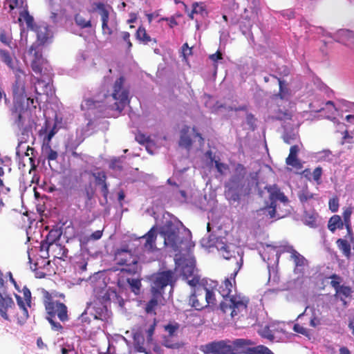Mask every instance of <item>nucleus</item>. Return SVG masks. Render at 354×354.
<instances>
[{
	"label": "nucleus",
	"instance_id": "18",
	"mask_svg": "<svg viewBox=\"0 0 354 354\" xmlns=\"http://www.w3.org/2000/svg\"><path fill=\"white\" fill-rule=\"evenodd\" d=\"M14 301L9 297H3L0 295V315L6 319L10 320V313H14Z\"/></svg>",
	"mask_w": 354,
	"mask_h": 354
},
{
	"label": "nucleus",
	"instance_id": "5",
	"mask_svg": "<svg viewBox=\"0 0 354 354\" xmlns=\"http://www.w3.org/2000/svg\"><path fill=\"white\" fill-rule=\"evenodd\" d=\"M138 257L134 254L128 246L118 248L114 253V260L117 265L122 266L121 272L135 274L139 270Z\"/></svg>",
	"mask_w": 354,
	"mask_h": 354
},
{
	"label": "nucleus",
	"instance_id": "41",
	"mask_svg": "<svg viewBox=\"0 0 354 354\" xmlns=\"http://www.w3.org/2000/svg\"><path fill=\"white\" fill-rule=\"evenodd\" d=\"M321 313L315 309H313L312 314L310 318L309 324L313 328H317L322 324V319L320 317Z\"/></svg>",
	"mask_w": 354,
	"mask_h": 354
},
{
	"label": "nucleus",
	"instance_id": "26",
	"mask_svg": "<svg viewBox=\"0 0 354 354\" xmlns=\"http://www.w3.org/2000/svg\"><path fill=\"white\" fill-rule=\"evenodd\" d=\"M135 37L138 41H139L140 43L147 45L149 43L152 44H156L157 40L156 38H151L147 32V30L145 27L142 26H140L138 27Z\"/></svg>",
	"mask_w": 354,
	"mask_h": 354
},
{
	"label": "nucleus",
	"instance_id": "10",
	"mask_svg": "<svg viewBox=\"0 0 354 354\" xmlns=\"http://www.w3.org/2000/svg\"><path fill=\"white\" fill-rule=\"evenodd\" d=\"M200 351L204 354H232L231 341L223 339L213 341L201 345Z\"/></svg>",
	"mask_w": 354,
	"mask_h": 354
},
{
	"label": "nucleus",
	"instance_id": "59",
	"mask_svg": "<svg viewBox=\"0 0 354 354\" xmlns=\"http://www.w3.org/2000/svg\"><path fill=\"white\" fill-rule=\"evenodd\" d=\"M329 209L333 212H336L339 207V201L337 198H333L328 202Z\"/></svg>",
	"mask_w": 354,
	"mask_h": 354
},
{
	"label": "nucleus",
	"instance_id": "40",
	"mask_svg": "<svg viewBox=\"0 0 354 354\" xmlns=\"http://www.w3.org/2000/svg\"><path fill=\"white\" fill-rule=\"evenodd\" d=\"M352 214V208L351 207H346L342 214L344 225L346 226V228L348 230V234L352 233V230L351 227V216Z\"/></svg>",
	"mask_w": 354,
	"mask_h": 354
},
{
	"label": "nucleus",
	"instance_id": "47",
	"mask_svg": "<svg viewBox=\"0 0 354 354\" xmlns=\"http://www.w3.org/2000/svg\"><path fill=\"white\" fill-rule=\"evenodd\" d=\"M127 283L129 284L131 290L136 295H139L141 288V280L139 279H127Z\"/></svg>",
	"mask_w": 354,
	"mask_h": 354
},
{
	"label": "nucleus",
	"instance_id": "34",
	"mask_svg": "<svg viewBox=\"0 0 354 354\" xmlns=\"http://www.w3.org/2000/svg\"><path fill=\"white\" fill-rule=\"evenodd\" d=\"M303 174L305 177H306L308 180H310V178L308 176L311 175L310 170L309 169H306L304 170ZM322 175V168L321 167H316L313 172L312 173L313 179L319 185L321 183V177Z\"/></svg>",
	"mask_w": 354,
	"mask_h": 354
},
{
	"label": "nucleus",
	"instance_id": "30",
	"mask_svg": "<svg viewBox=\"0 0 354 354\" xmlns=\"http://www.w3.org/2000/svg\"><path fill=\"white\" fill-rule=\"evenodd\" d=\"M344 225L340 216L333 215L328 222V228L330 232H335L337 229H342Z\"/></svg>",
	"mask_w": 354,
	"mask_h": 354
},
{
	"label": "nucleus",
	"instance_id": "37",
	"mask_svg": "<svg viewBox=\"0 0 354 354\" xmlns=\"http://www.w3.org/2000/svg\"><path fill=\"white\" fill-rule=\"evenodd\" d=\"M58 15L61 20L62 25H67V24H72V17L66 8H60L58 10Z\"/></svg>",
	"mask_w": 354,
	"mask_h": 354
},
{
	"label": "nucleus",
	"instance_id": "13",
	"mask_svg": "<svg viewBox=\"0 0 354 354\" xmlns=\"http://www.w3.org/2000/svg\"><path fill=\"white\" fill-rule=\"evenodd\" d=\"M32 70L41 75H46L48 80L50 79L52 68L49 66L48 61L44 59L39 51H35L34 58L31 62Z\"/></svg>",
	"mask_w": 354,
	"mask_h": 354
},
{
	"label": "nucleus",
	"instance_id": "54",
	"mask_svg": "<svg viewBox=\"0 0 354 354\" xmlns=\"http://www.w3.org/2000/svg\"><path fill=\"white\" fill-rule=\"evenodd\" d=\"M260 335L262 337L266 338L270 341L274 339V335L268 326H265L260 332Z\"/></svg>",
	"mask_w": 354,
	"mask_h": 354
},
{
	"label": "nucleus",
	"instance_id": "14",
	"mask_svg": "<svg viewBox=\"0 0 354 354\" xmlns=\"http://www.w3.org/2000/svg\"><path fill=\"white\" fill-rule=\"evenodd\" d=\"M92 12L98 11L102 20V30L104 35H111L113 34L112 29L109 26V12L106 8L104 3L102 2L93 3Z\"/></svg>",
	"mask_w": 354,
	"mask_h": 354
},
{
	"label": "nucleus",
	"instance_id": "39",
	"mask_svg": "<svg viewBox=\"0 0 354 354\" xmlns=\"http://www.w3.org/2000/svg\"><path fill=\"white\" fill-rule=\"evenodd\" d=\"M275 119L278 120H290L292 118L291 113L288 109H281L280 107H278L274 110Z\"/></svg>",
	"mask_w": 354,
	"mask_h": 354
},
{
	"label": "nucleus",
	"instance_id": "2",
	"mask_svg": "<svg viewBox=\"0 0 354 354\" xmlns=\"http://www.w3.org/2000/svg\"><path fill=\"white\" fill-rule=\"evenodd\" d=\"M246 174L245 167L238 163L225 185V196L230 202H239L242 198L250 194L252 183L250 180L245 178Z\"/></svg>",
	"mask_w": 354,
	"mask_h": 354
},
{
	"label": "nucleus",
	"instance_id": "6",
	"mask_svg": "<svg viewBox=\"0 0 354 354\" xmlns=\"http://www.w3.org/2000/svg\"><path fill=\"white\" fill-rule=\"evenodd\" d=\"M11 115L14 120V124L21 131L22 135L27 134L32 129L31 120L28 118L26 121V116L28 115L27 106L23 102H17L13 104L11 109Z\"/></svg>",
	"mask_w": 354,
	"mask_h": 354
},
{
	"label": "nucleus",
	"instance_id": "17",
	"mask_svg": "<svg viewBox=\"0 0 354 354\" xmlns=\"http://www.w3.org/2000/svg\"><path fill=\"white\" fill-rule=\"evenodd\" d=\"M278 81L279 83V92L273 94L272 99L277 100L280 99L281 100H288L291 96V91L288 86V84L286 81L281 80L276 76H274Z\"/></svg>",
	"mask_w": 354,
	"mask_h": 354
},
{
	"label": "nucleus",
	"instance_id": "16",
	"mask_svg": "<svg viewBox=\"0 0 354 354\" xmlns=\"http://www.w3.org/2000/svg\"><path fill=\"white\" fill-rule=\"evenodd\" d=\"M158 236L157 226H153L145 235L142 236L140 239L145 240L143 245L144 248L149 252H153L156 250V239Z\"/></svg>",
	"mask_w": 354,
	"mask_h": 354
},
{
	"label": "nucleus",
	"instance_id": "9",
	"mask_svg": "<svg viewBox=\"0 0 354 354\" xmlns=\"http://www.w3.org/2000/svg\"><path fill=\"white\" fill-rule=\"evenodd\" d=\"M174 279V273L171 270H166L157 272L153 274L150 279V292L151 295L162 296L164 293V289L168 285H172Z\"/></svg>",
	"mask_w": 354,
	"mask_h": 354
},
{
	"label": "nucleus",
	"instance_id": "35",
	"mask_svg": "<svg viewBox=\"0 0 354 354\" xmlns=\"http://www.w3.org/2000/svg\"><path fill=\"white\" fill-rule=\"evenodd\" d=\"M152 298L147 302L145 307V311L147 313H153L156 315L155 310L158 305V301L162 297V296L156 297L155 295H151Z\"/></svg>",
	"mask_w": 354,
	"mask_h": 354
},
{
	"label": "nucleus",
	"instance_id": "21",
	"mask_svg": "<svg viewBox=\"0 0 354 354\" xmlns=\"http://www.w3.org/2000/svg\"><path fill=\"white\" fill-rule=\"evenodd\" d=\"M299 151V147L297 145L290 147L289 155L286 159V163L287 165L292 166L296 169L301 168L302 165L297 157Z\"/></svg>",
	"mask_w": 354,
	"mask_h": 354
},
{
	"label": "nucleus",
	"instance_id": "58",
	"mask_svg": "<svg viewBox=\"0 0 354 354\" xmlns=\"http://www.w3.org/2000/svg\"><path fill=\"white\" fill-rule=\"evenodd\" d=\"M95 107V101L93 99L87 98L85 99L83 103L81 104V109L82 110H89Z\"/></svg>",
	"mask_w": 354,
	"mask_h": 354
},
{
	"label": "nucleus",
	"instance_id": "63",
	"mask_svg": "<svg viewBox=\"0 0 354 354\" xmlns=\"http://www.w3.org/2000/svg\"><path fill=\"white\" fill-rule=\"evenodd\" d=\"M58 157L57 152L53 150L50 146L48 147L47 159L48 160H55Z\"/></svg>",
	"mask_w": 354,
	"mask_h": 354
},
{
	"label": "nucleus",
	"instance_id": "4",
	"mask_svg": "<svg viewBox=\"0 0 354 354\" xmlns=\"http://www.w3.org/2000/svg\"><path fill=\"white\" fill-rule=\"evenodd\" d=\"M183 226L181 221L174 218L166 221L160 229V234L164 237L165 245L169 246L175 252L179 250L183 243L180 236V230Z\"/></svg>",
	"mask_w": 354,
	"mask_h": 354
},
{
	"label": "nucleus",
	"instance_id": "52",
	"mask_svg": "<svg viewBox=\"0 0 354 354\" xmlns=\"http://www.w3.org/2000/svg\"><path fill=\"white\" fill-rule=\"evenodd\" d=\"M207 153L209 155V158L211 159V161H214V157L212 156L211 152H207ZM215 167L217 169V171L221 174H223L225 171H227L229 169V166L227 164L220 162L218 160H214Z\"/></svg>",
	"mask_w": 354,
	"mask_h": 354
},
{
	"label": "nucleus",
	"instance_id": "56",
	"mask_svg": "<svg viewBox=\"0 0 354 354\" xmlns=\"http://www.w3.org/2000/svg\"><path fill=\"white\" fill-rule=\"evenodd\" d=\"M293 330L306 337H308L310 335V333L308 328L299 324H295L294 325Z\"/></svg>",
	"mask_w": 354,
	"mask_h": 354
},
{
	"label": "nucleus",
	"instance_id": "24",
	"mask_svg": "<svg viewBox=\"0 0 354 354\" xmlns=\"http://www.w3.org/2000/svg\"><path fill=\"white\" fill-rule=\"evenodd\" d=\"M13 311L14 313H10V319H16L21 325L24 324L29 317L27 308H17L15 303L13 306Z\"/></svg>",
	"mask_w": 354,
	"mask_h": 354
},
{
	"label": "nucleus",
	"instance_id": "23",
	"mask_svg": "<svg viewBox=\"0 0 354 354\" xmlns=\"http://www.w3.org/2000/svg\"><path fill=\"white\" fill-rule=\"evenodd\" d=\"M287 252L291 253V259L293 260L295 265V272L297 270L301 272L307 264L306 259L295 250L292 246L289 247Z\"/></svg>",
	"mask_w": 354,
	"mask_h": 354
},
{
	"label": "nucleus",
	"instance_id": "51",
	"mask_svg": "<svg viewBox=\"0 0 354 354\" xmlns=\"http://www.w3.org/2000/svg\"><path fill=\"white\" fill-rule=\"evenodd\" d=\"M37 40L41 44H45L48 39L47 28L46 27H39L37 30Z\"/></svg>",
	"mask_w": 354,
	"mask_h": 354
},
{
	"label": "nucleus",
	"instance_id": "36",
	"mask_svg": "<svg viewBox=\"0 0 354 354\" xmlns=\"http://www.w3.org/2000/svg\"><path fill=\"white\" fill-rule=\"evenodd\" d=\"M75 24L82 29L91 28L92 26L91 20H86L80 13H76L74 16Z\"/></svg>",
	"mask_w": 354,
	"mask_h": 354
},
{
	"label": "nucleus",
	"instance_id": "62",
	"mask_svg": "<svg viewBox=\"0 0 354 354\" xmlns=\"http://www.w3.org/2000/svg\"><path fill=\"white\" fill-rule=\"evenodd\" d=\"M23 294H24V298L28 305V306H30V302H31V292L30 291V290L26 288V287H24L23 288Z\"/></svg>",
	"mask_w": 354,
	"mask_h": 354
},
{
	"label": "nucleus",
	"instance_id": "55",
	"mask_svg": "<svg viewBox=\"0 0 354 354\" xmlns=\"http://www.w3.org/2000/svg\"><path fill=\"white\" fill-rule=\"evenodd\" d=\"M130 33L129 32H126V31H124V32H121V37H122V39L127 44V52H130L131 51V49L133 46V44L130 39Z\"/></svg>",
	"mask_w": 354,
	"mask_h": 354
},
{
	"label": "nucleus",
	"instance_id": "15",
	"mask_svg": "<svg viewBox=\"0 0 354 354\" xmlns=\"http://www.w3.org/2000/svg\"><path fill=\"white\" fill-rule=\"evenodd\" d=\"M196 272L195 265L192 261L185 263L182 267V276L192 287H196L200 282V277Z\"/></svg>",
	"mask_w": 354,
	"mask_h": 354
},
{
	"label": "nucleus",
	"instance_id": "7",
	"mask_svg": "<svg viewBox=\"0 0 354 354\" xmlns=\"http://www.w3.org/2000/svg\"><path fill=\"white\" fill-rule=\"evenodd\" d=\"M254 343L248 339H236L231 342L232 354H274L268 347L259 345L252 347Z\"/></svg>",
	"mask_w": 354,
	"mask_h": 354
},
{
	"label": "nucleus",
	"instance_id": "20",
	"mask_svg": "<svg viewBox=\"0 0 354 354\" xmlns=\"http://www.w3.org/2000/svg\"><path fill=\"white\" fill-rule=\"evenodd\" d=\"M92 314L95 319L101 320L104 322H108L111 316V312L102 304H96L93 308Z\"/></svg>",
	"mask_w": 354,
	"mask_h": 354
},
{
	"label": "nucleus",
	"instance_id": "8",
	"mask_svg": "<svg viewBox=\"0 0 354 354\" xmlns=\"http://www.w3.org/2000/svg\"><path fill=\"white\" fill-rule=\"evenodd\" d=\"M111 95L115 101V109L122 111L126 105L129 103V89L125 86L124 76L118 77L113 83Z\"/></svg>",
	"mask_w": 354,
	"mask_h": 354
},
{
	"label": "nucleus",
	"instance_id": "29",
	"mask_svg": "<svg viewBox=\"0 0 354 354\" xmlns=\"http://www.w3.org/2000/svg\"><path fill=\"white\" fill-rule=\"evenodd\" d=\"M62 234V229L61 227L57 225L53 226V227L49 231L48 234L46 236V239L48 243L53 245L58 241Z\"/></svg>",
	"mask_w": 354,
	"mask_h": 354
},
{
	"label": "nucleus",
	"instance_id": "22",
	"mask_svg": "<svg viewBox=\"0 0 354 354\" xmlns=\"http://www.w3.org/2000/svg\"><path fill=\"white\" fill-rule=\"evenodd\" d=\"M95 178V184L101 186V192L103 196L106 198L109 194V185L106 183V174L104 171L91 173Z\"/></svg>",
	"mask_w": 354,
	"mask_h": 354
},
{
	"label": "nucleus",
	"instance_id": "3",
	"mask_svg": "<svg viewBox=\"0 0 354 354\" xmlns=\"http://www.w3.org/2000/svg\"><path fill=\"white\" fill-rule=\"evenodd\" d=\"M43 303L47 314L46 319L51 325V328L56 331H62L63 326L59 322L54 320L55 317L62 322L68 320V308L66 306L57 300L47 291L44 292Z\"/></svg>",
	"mask_w": 354,
	"mask_h": 354
},
{
	"label": "nucleus",
	"instance_id": "45",
	"mask_svg": "<svg viewBox=\"0 0 354 354\" xmlns=\"http://www.w3.org/2000/svg\"><path fill=\"white\" fill-rule=\"evenodd\" d=\"M22 19L26 21L28 28H33L34 19L27 10H24L20 12L18 21L21 23Z\"/></svg>",
	"mask_w": 354,
	"mask_h": 354
},
{
	"label": "nucleus",
	"instance_id": "19",
	"mask_svg": "<svg viewBox=\"0 0 354 354\" xmlns=\"http://www.w3.org/2000/svg\"><path fill=\"white\" fill-rule=\"evenodd\" d=\"M190 129V127L184 125L180 131V138L178 140V145L187 151H189L193 145Z\"/></svg>",
	"mask_w": 354,
	"mask_h": 354
},
{
	"label": "nucleus",
	"instance_id": "33",
	"mask_svg": "<svg viewBox=\"0 0 354 354\" xmlns=\"http://www.w3.org/2000/svg\"><path fill=\"white\" fill-rule=\"evenodd\" d=\"M337 248L339 250L342 252V254L347 258H349L351 257V244L350 243L343 239H338L336 241Z\"/></svg>",
	"mask_w": 354,
	"mask_h": 354
},
{
	"label": "nucleus",
	"instance_id": "11",
	"mask_svg": "<svg viewBox=\"0 0 354 354\" xmlns=\"http://www.w3.org/2000/svg\"><path fill=\"white\" fill-rule=\"evenodd\" d=\"M15 81L12 85L13 104L17 102H23L26 97V74L20 69L17 68L15 72Z\"/></svg>",
	"mask_w": 354,
	"mask_h": 354
},
{
	"label": "nucleus",
	"instance_id": "43",
	"mask_svg": "<svg viewBox=\"0 0 354 354\" xmlns=\"http://www.w3.org/2000/svg\"><path fill=\"white\" fill-rule=\"evenodd\" d=\"M336 295L339 297L342 301H344V299L351 295L352 290L351 287L346 286H341L337 290L335 291Z\"/></svg>",
	"mask_w": 354,
	"mask_h": 354
},
{
	"label": "nucleus",
	"instance_id": "28",
	"mask_svg": "<svg viewBox=\"0 0 354 354\" xmlns=\"http://www.w3.org/2000/svg\"><path fill=\"white\" fill-rule=\"evenodd\" d=\"M276 201H271L270 205L268 207L259 210L261 214L264 215L269 218H280L283 216L279 214L276 210Z\"/></svg>",
	"mask_w": 354,
	"mask_h": 354
},
{
	"label": "nucleus",
	"instance_id": "46",
	"mask_svg": "<svg viewBox=\"0 0 354 354\" xmlns=\"http://www.w3.org/2000/svg\"><path fill=\"white\" fill-rule=\"evenodd\" d=\"M0 41L5 46L11 47V44L12 43V35L4 29L0 30Z\"/></svg>",
	"mask_w": 354,
	"mask_h": 354
},
{
	"label": "nucleus",
	"instance_id": "57",
	"mask_svg": "<svg viewBox=\"0 0 354 354\" xmlns=\"http://www.w3.org/2000/svg\"><path fill=\"white\" fill-rule=\"evenodd\" d=\"M330 278L332 279V281H330V285L333 288H335V291L337 290V289H338L341 285V282H342V278L336 274H332Z\"/></svg>",
	"mask_w": 354,
	"mask_h": 354
},
{
	"label": "nucleus",
	"instance_id": "61",
	"mask_svg": "<svg viewBox=\"0 0 354 354\" xmlns=\"http://www.w3.org/2000/svg\"><path fill=\"white\" fill-rule=\"evenodd\" d=\"M95 194V191L93 189L91 184L84 188V194L86 195V199L90 201L92 199Z\"/></svg>",
	"mask_w": 354,
	"mask_h": 354
},
{
	"label": "nucleus",
	"instance_id": "25",
	"mask_svg": "<svg viewBox=\"0 0 354 354\" xmlns=\"http://www.w3.org/2000/svg\"><path fill=\"white\" fill-rule=\"evenodd\" d=\"M216 247L225 259H230L234 255V245L231 243H226L222 241L217 242Z\"/></svg>",
	"mask_w": 354,
	"mask_h": 354
},
{
	"label": "nucleus",
	"instance_id": "60",
	"mask_svg": "<svg viewBox=\"0 0 354 354\" xmlns=\"http://www.w3.org/2000/svg\"><path fill=\"white\" fill-rule=\"evenodd\" d=\"M135 139L138 143L141 145H145L149 142V137L147 136L146 135L142 133H137L136 135Z\"/></svg>",
	"mask_w": 354,
	"mask_h": 354
},
{
	"label": "nucleus",
	"instance_id": "42",
	"mask_svg": "<svg viewBox=\"0 0 354 354\" xmlns=\"http://www.w3.org/2000/svg\"><path fill=\"white\" fill-rule=\"evenodd\" d=\"M303 221L305 225L310 226V227H315L317 226V219L315 213H310L305 212Z\"/></svg>",
	"mask_w": 354,
	"mask_h": 354
},
{
	"label": "nucleus",
	"instance_id": "64",
	"mask_svg": "<svg viewBox=\"0 0 354 354\" xmlns=\"http://www.w3.org/2000/svg\"><path fill=\"white\" fill-rule=\"evenodd\" d=\"M50 246H53V245L52 243H48V241L45 239L44 241L41 242L40 250L46 251V254L48 256V250Z\"/></svg>",
	"mask_w": 354,
	"mask_h": 354
},
{
	"label": "nucleus",
	"instance_id": "27",
	"mask_svg": "<svg viewBox=\"0 0 354 354\" xmlns=\"http://www.w3.org/2000/svg\"><path fill=\"white\" fill-rule=\"evenodd\" d=\"M207 302L204 301L203 296L201 294H192L189 297V304L197 310H201L207 307Z\"/></svg>",
	"mask_w": 354,
	"mask_h": 354
},
{
	"label": "nucleus",
	"instance_id": "49",
	"mask_svg": "<svg viewBox=\"0 0 354 354\" xmlns=\"http://www.w3.org/2000/svg\"><path fill=\"white\" fill-rule=\"evenodd\" d=\"M270 198L272 201L278 200L282 202L283 204H287L288 203V197L285 196L284 194L280 190H276L273 192L270 195Z\"/></svg>",
	"mask_w": 354,
	"mask_h": 354
},
{
	"label": "nucleus",
	"instance_id": "1",
	"mask_svg": "<svg viewBox=\"0 0 354 354\" xmlns=\"http://www.w3.org/2000/svg\"><path fill=\"white\" fill-rule=\"evenodd\" d=\"M239 269L234 271L229 277L226 278L219 287V292L223 297L220 304L221 310L224 314L236 319L243 317L247 313L248 305L250 301L248 297L240 293L230 295L232 288L236 285L235 278Z\"/></svg>",
	"mask_w": 354,
	"mask_h": 354
},
{
	"label": "nucleus",
	"instance_id": "38",
	"mask_svg": "<svg viewBox=\"0 0 354 354\" xmlns=\"http://www.w3.org/2000/svg\"><path fill=\"white\" fill-rule=\"evenodd\" d=\"M133 343L135 346L139 350L142 351L144 349L145 337L141 331H136L133 333Z\"/></svg>",
	"mask_w": 354,
	"mask_h": 354
},
{
	"label": "nucleus",
	"instance_id": "32",
	"mask_svg": "<svg viewBox=\"0 0 354 354\" xmlns=\"http://www.w3.org/2000/svg\"><path fill=\"white\" fill-rule=\"evenodd\" d=\"M0 59L13 72L17 69L14 65L13 58L9 51L0 48Z\"/></svg>",
	"mask_w": 354,
	"mask_h": 354
},
{
	"label": "nucleus",
	"instance_id": "50",
	"mask_svg": "<svg viewBox=\"0 0 354 354\" xmlns=\"http://www.w3.org/2000/svg\"><path fill=\"white\" fill-rule=\"evenodd\" d=\"M314 197V194L310 192L307 189H302L298 194V198L300 202L303 204L308 202V201L313 199Z\"/></svg>",
	"mask_w": 354,
	"mask_h": 354
},
{
	"label": "nucleus",
	"instance_id": "48",
	"mask_svg": "<svg viewBox=\"0 0 354 354\" xmlns=\"http://www.w3.org/2000/svg\"><path fill=\"white\" fill-rule=\"evenodd\" d=\"M205 295H204V301L207 302V306L209 305H214L216 304V297L214 292L209 290L207 288H204Z\"/></svg>",
	"mask_w": 354,
	"mask_h": 354
},
{
	"label": "nucleus",
	"instance_id": "12",
	"mask_svg": "<svg viewBox=\"0 0 354 354\" xmlns=\"http://www.w3.org/2000/svg\"><path fill=\"white\" fill-rule=\"evenodd\" d=\"M180 324L176 322H170L167 324L164 325V330L167 335L164 336L162 339V345L169 348H178L180 344L173 339L176 337L180 328Z\"/></svg>",
	"mask_w": 354,
	"mask_h": 354
},
{
	"label": "nucleus",
	"instance_id": "31",
	"mask_svg": "<svg viewBox=\"0 0 354 354\" xmlns=\"http://www.w3.org/2000/svg\"><path fill=\"white\" fill-rule=\"evenodd\" d=\"M68 249L59 243H55L53 248V253L55 258L65 261L68 257Z\"/></svg>",
	"mask_w": 354,
	"mask_h": 354
},
{
	"label": "nucleus",
	"instance_id": "53",
	"mask_svg": "<svg viewBox=\"0 0 354 354\" xmlns=\"http://www.w3.org/2000/svg\"><path fill=\"white\" fill-rule=\"evenodd\" d=\"M157 324V321L153 319V323L150 324L149 327L146 330L147 341L149 343L152 342V337L154 334L155 328Z\"/></svg>",
	"mask_w": 354,
	"mask_h": 354
},
{
	"label": "nucleus",
	"instance_id": "44",
	"mask_svg": "<svg viewBox=\"0 0 354 354\" xmlns=\"http://www.w3.org/2000/svg\"><path fill=\"white\" fill-rule=\"evenodd\" d=\"M207 12L206 9L203 6L198 5L197 3L193 5V8L190 14L189 15V18L192 19H194V15H200L201 17L207 15Z\"/></svg>",
	"mask_w": 354,
	"mask_h": 354
}]
</instances>
